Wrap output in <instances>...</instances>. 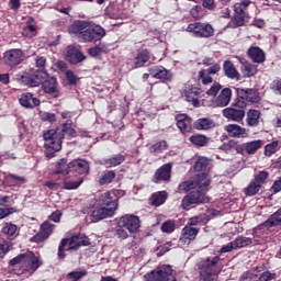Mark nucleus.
Segmentation results:
<instances>
[{
  "mask_svg": "<svg viewBox=\"0 0 281 281\" xmlns=\"http://www.w3.org/2000/svg\"><path fill=\"white\" fill-rule=\"evenodd\" d=\"M212 162L206 157H199L194 164L195 172H199L190 181L180 184V189L190 192L182 199L183 210H190V205L196 203H210V198L205 196L207 187L211 183L210 168Z\"/></svg>",
  "mask_w": 281,
  "mask_h": 281,
  "instance_id": "obj_1",
  "label": "nucleus"
},
{
  "mask_svg": "<svg viewBox=\"0 0 281 281\" xmlns=\"http://www.w3.org/2000/svg\"><path fill=\"white\" fill-rule=\"evenodd\" d=\"M45 144L44 148L46 149V157L52 159L55 153L63 149V139L65 137H76V130L71 125L65 123L58 126L56 130H48L43 134Z\"/></svg>",
  "mask_w": 281,
  "mask_h": 281,
  "instance_id": "obj_2",
  "label": "nucleus"
},
{
  "mask_svg": "<svg viewBox=\"0 0 281 281\" xmlns=\"http://www.w3.org/2000/svg\"><path fill=\"white\" fill-rule=\"evenodd\" d=\"M113 195V192L108 191L95 198V204L98 206L91 213V221L93 223H100V221H104V218H113V216H115L120 204L117 203V199Z\"/></svg>",
  "mask_w": 281,
  "mask_h": 281,
  "instance_id": "obj_3",
  "label": "nucleus"
},
{
  "mask_svg": "<svg viewBox=\"0 0 281 281\" xmlns=\"http://www.w3.org/2000/svg\"><path fill=\"white\" fill-rule=\"evenodd\" d=\"M69 32L76 34L83 43H98L106 36V31L102 26L80 20L69 26Z\"/></svg>",
  "mask_w": 281,
  "mask_h": 281,
  "instance_id": "obj_4",
  "label": "nucleus"
},
{
  "mask_svg": "<svg viewBox=\"0 0 281 281\" xmlns=\"http://www.w3.org/2000/svg\"><path fill=\"white\" fill-rule=\"evenodd\" d=\"M67 245L68 248L66 249V251H78L80 247H89V245H91V241H89V237H86L82 233L75 234L70 238L61 239L57 254L60 260L65 259V247H67Z\"/></svg>",
  "mask_w": 281,
  "mask_h": 281,
  "instance_id": "obj_5",
  "label": "nucleus"
},
{
  "mask_svg": "<svg viewBox=\"0 0 281 281\" xmlns=\"http://www.w3.org/2000/svg\"><path fill=\"white\" fill-rule=\"evenodd\" d=\"M9 265H11V267L20 265L23 271H31L32 273H34V271H36L38 267L43 266V260H41V257L34 255V252L26 251L11 259L9 261Z\"/></svg>",
  "mask_w": 281,
  "mask_h": 281,
  "instance_id": "obj_6",
  "label": "nucleus"
},
{
  "mask_svg": "<svg viewBox=\"0 0 281 281\" xmlns=\"http://www.w3.org/2000/svg\"><path fill=\"white\" fill-rule=\"evenodd\" d=\"M265 146V140L258 139V140H251L248 143H243L241 145H238V142L231 139L226 144L223 145V150H236L239 155H256L258 150H260V147Z\"/></svg>",
  "mask_w": 281,
  "mask_h": 281,
  "instance_id": "obj_7",
  "label": "nucleus"
},
{
  "mask_svg": "<svg viewBox=\"0 0 281 281\" xmlns=\"http://www.w3.org/2000/svg\"><path fill=\"white\" fill-rule=\"evenodd\" d=\"M221 262V257H207L206 259L201 260L198 263V269L200 271V280L199 281H213L214 276L218 273L216 269V265Z\"/></svg>",
  "mask_w": 281,
  "mask_h": 281,
  "instance_id": "obj_8",
  "label": "nucleus"
},
{
  "mask_svg": "<svg viewBox=\"0 0 281 281\" xmlns=\"http://www.w3.org/2000/svg\"><path fill=\"white\" fill-rule=\"evenodd\" d=\"M247 109V101L243 99H235L231 106L222 111L223 117L228 122L240 123L245 120V110Z\"/></svg>",
  "mask_w": 281,
  "mask_h": 281,
  "instance_id": "obj_9",
  "label": "nucleus"
},
{
  "mask_svg": "<svg viewBox=\"0 0 281 281\" xmlns=\"http://www.w3.org/2000/svg\"><path fill=\"white\" fill-rule=\"evenodd\" d=\"M145 281H177L171 266L162 265L144 276Z\"/></svg>",
  "mask_w": 281,
  "mask_h": 281,
  "instance_id": "obj_10",
  "label": "nucleus"
},
{
  "mask_svg": "<svg viewBox=\"0 0 281 281\" xmlns=\"http://www.w3.org/2000/svg\"><path fill=\"white\" fill-rule=\"evenodd\" d=\"M187 32L193 34L196 38H210V36H214V27L201 22L189 24Z\"/></svg>",
  "mask_w": 281,
  "mask_h": 281,
  "instance_id": "obj_11",
  "label": "nucleus"
},
{
  "mask_svg": "<svg viewBox=\"0 0 281 281\" xmlns=\"http://www.w3.org/2000/svg\"><path fill=\"white\" fill-rule=\"evenodd\" d=\"M49 76L47 72L43 70H37L33 75H21L18 76V80H20L23 85H26V87H38V85H43L47 80Z\"/></svg>",
  "mask_w": 281,
  "mask_h": 281,
  "instance_id": "obj_12",
  "label": "nucleus"
},
{
  "mask_svg": "<svg viewBox=\"0 0 281 281\" xmlns=\"http://www.w3.org/2000/svg\"><path fill=\"white\" fill-rule=\"evenodd\" d=\"M117 222H119V225H121V227H125V229H127L130 234L137 233L139 227H142L139 217L133 214L123 215L117 220Z\"/></svg>",
  "mask_w": 281,
  "mask_h": 281,
  "instance_id": "obj_13",
  "label": "nucleus"
},
{
  "mask_svg": "<svg viewBox=\"0 0 281 281\" xmlns=\"http://www.w3.org/2000/svg\"><path fill=\"white\" fill-rule=\"evenodd\" d=\"M251 3V1L249 0H240V2H237L234 5V19H233V23H234V27H241V25H245V10H247V8H249V4Z\"/></svg>",
  "mask_w": 281,
  "mask_h": 281,
  "instance_id": "obj_14",
  "label": "nucleus"
},
{
  "mask_svg": "<svg viewBox=\"0 0 281 281\" xmlns=\"http://www.w3.org/2000/svg\"><path fill=\"white\" fill-rule=\"evenodd\" d=\"M224 131H226L227 135L234 139H247V137H249V130L236 123L225 125Z\"/></svg>",
  "mask_w": 281,
  "mask_h": 281,
  "instance_id": "obj_15",
  "label": "nucleus"
},
{
  "mask_svg": "<svg viewBox=\"0 0 281 281\" xmlns=\"http://www.w3.org/2000/svg\"><path fill=\"white\" fill-rule=\"evenodd\" d=\"M23 58V50L19 48L9 49L3 53L2 60L5 65L10 67H14V65H19Z\"/></svg>",
  "mask_w": 281,
  "mask_h": 281,
  "instance_id": "obj_16",
  "label": "nucleus"
},
{
  "mask_svg": "<svg viewBox=\"0 0 281 281\" xmlns=\"http://www.w3.org/2000/svg\"><path fill=\"white\" fill-rule=\"evenodd\" d=\"M42 87L44 92L48 93V95H52V98L60 97V90H58V81L55 77L46 78V80L42 83Z\"/></svg>",
  "mask_w": 281,
  "mask_h": 281,
  "instance_id": "obj_17",
  "label": "nucleus"
},
{
  "mask_svg": "<svg viewBox=\"0 0 281 281\" xmlns=\"http://www.w3.org/2000/svg\"><path fill=\"white\" fill-rule=\"evenodd\" d=\"M170 172H172V164L168 162L162 165L154 175V183H159L160 181H170Z\"/></svg>",
  "mask_w": 281,
  "mask_h": 281,
  "instance_id": "obj_18",
  "label": "nucleus"
},
{
  "mask_svg": "<svg viewBox=\"0 0 281 281\" xmlns=\"http://www.w3.org/2000/svg\"><path fill=\"white\" fill-rule=\"evenodd\" d=\"M237 99L243 100V102H260V97L258 95V91L254 90V89H241L238 88L237 89Z\"/></svg>",
  "mask_w": 281,
  "mask_h": 281,
  "instance_id": "obj_19",
  "label": "nucleus"
},
{
  "mask_svg": "<svg viewBox=\"0 0 281 281\" xmlns=\"http://www.w3.org/2000/svg\"><path fill=\"white\" fill-rule=\"evenodd\" d=\"M70 172H76L77 175H88L89 173V162L85 159H75L69 162Z\"/></svg>",
  "mask_w": 281,
  "mask_h": 281,
  "instance_id": "obj_20",
  "label": "nucleus"
},
{
  "mask_svg": "<svg viewBox=\"0 0 281 281\" xmlns=\"http://www.w3.org/2000/svg\"><path fill=\"white\" fill-rule=\"evenodd\" d=\"M198 235L199 228L187 225L182 228V233L179 240L183 245H190V243H192V240H194Z\"/></svg>",
  "mask_w": 281,
  "mask_h": 281,
  "instance_id": "obj_21",
  "label": "nucleus"
},
{
  "mask_svg": "<svg viewBox=\"0 0 281 281\" xmlns=\"http://www.w3.org/2000/svg\"><path fill=\"white\" fill-rule=\"evenodd\" d=\"M232 102V89L224 88L213 100L214 106H227Z\"/></svg>",
  "mask_w": 281,
  "mask_h": 281,
  "instance_id": "obj_22",
  "label": "nucleus"
},
{
  "mask_svg": "<svg viewBox=\"0 0 281 281\" xmlns=\"http://www.w3.org/2000/svg\"><path fill=\"white\" fill-rule=\"evenodd\" d=\"M248 57L252 60V63H257L258 65L265 63L267 60V56L265 55V50L258 46H251L247 50Z\"/></svg>",
  "mask_w": 281,
  "mask_h": 281,
  "instance_id": "obj_23",
  "label": "nucleus"
},
{
  "mask_svg": "<svg viewBox=\"0 0 281 281\" xmlns=\"http://www.w3.org/2000/svg\"><path fill=\"white\" fill-rule=\"evenodd\" d=\"M21 106L24 109H34V106H38L41 104V100L38 98H34V94L26 92L21 95L19 99Z\"/></svg>",
  "mask_w": 281,
  "mask_h": 281,
  "instance_id": "obj_24",
  "label": "nucleus"
},
{
  "mask_svg": "<svg viewBox=\"0 0 281 281\" xmlns=\"http://www.w3.org/2000/svg\"><path fill=\"white\" fill-rule=\"evenodd\" d=\"M66 60H68V63H70L71 65L82 63V60H85V54L76 49V47L74 46H68L66 52Z\"/></svg>",
  "mask_w": 281,
  "mask_h": 281,
  "instance_id": "obj_25",
  "label": "nucleus"
},
{
  "mask_svg": "<svg viewBox=\"0 0 281 281\" xmlns=\"http://www.w3.org/2000/svg\"><path fill=\"white\" fill-rule=\"evenodd\" d=\"M149 74L157 80H170V78H172V74H170L168 69L164 68V66L149 68Z\"/></svg>",
  "mask_w": 281,
  "mask_h": 281,
  "instance_id": "obj_26",
  "label": "nucleus"
},
{
  "mask_svg": "<svg viewBox=\"0 0 281 281\" xmlns=\"http://www.w3.org/2000/svg\"><path fill=\"white\" fill-rule=\"evenodd\" d=\"M177 126L182 133H190L192 131V119L186 114H179L176 116Z\"/></svg>",
  "mask_w": 281,
  "mask_h": 281,
  "instance_id": "obj_27",
  "label": "nucleus"
},
{
  "mask_svg": "<svg viewBox=\"0 0 281 281\" xmlns=\"http://www.w3.org/2000/svg\"><path fill=\"white\" fill-rule=\"evenodd\" d=\"M224 74L231 80H240V72L234 66V63L226 60L223 65Z\"/></svg>",
  "mask_w": 281,
  "mask_h": 281,
  "instance_id": "obj_28",
  "label": "nucleus"
},
{
  "mask_svg": "<svg viewBox=\"0 0 281 281\" xmlns=\"http://www.w3.org/2000/svg\"><path fill=\"white\" fill-rule=\"evenodd\" d=\"M193 126L196 131H210V128H214L216 126V123L212 119L203 117L196 120Z\"/></svg>",
  "mask_w": 281,
  "mask_h": 281,
  "instance_id": "obj_29",
  "label": "nucleus"
},
{
  "mask_svg": "<svg viewBox=\"0 0 281 281\" xmlns=\"http://www.w3.org/2000/svg\"><path fill=\"white\" fill-rule=\"evenodd\" d=\"M56 226L49 222H44L41 225V231L38 233L37 236H35V238H40V240H47L48 236H52V234H54V228Z\"/></svg>",
  "mask_w": 281,
  "mask_h": 281,
  "instance_id": "obj_30",
  "label": "nucleus"
},
{
  "mask_svg": "<svg viewBox=\"0 0 281 281\" xmlns=\"http://www.w3.org/2000/svg\"><path fill=\"white\" fill-rule=\"evenodd\" d=\"M124 161H126V157L122 154H117L111 158L104 159L102 165L105 166V168H115V166H120L124 164Z\"/></svg>",
  "mask_w": 281,
  "mask_h": 281,
  "instance_id": "obj_31",
  "label": "nucleus"
},
{
  "mask_svg": "<svg viewBox=\"0 0 281 281\" xmlns=\"http://www.w3.org/2000/svg\"><path fill=\"white\" fill-rule=\"evenodd\" d=\"M246 124L250 127H256L260 124V111L248 110L246 114Z\"/></svg>",
  "mask_w": 281,
  "mask_h": 281,
  "instance_id": "obj_32",
  "label": "nucleus"
},
{
  "mask_svg": "<svg viewBox=\"0 0 281 281\" xmlns=\"http://www.w3.org/2000/svg\"><path fill=\"white\" fill-rule=\"evenodd\" d=\"M150 60V52L148 50H140L137 53V55L134 57V67L136 69H139V67H144L145 63H148Z\"/></svg>",
  "mask_w": 281,
  "mask_h": 281,
  "instance_id": "obj_33",
  "label": "nucleus"
},
{
  "mask_svg": "<svg viewBox=\"0 0 281 281\" xmlns=\"http://www.w3.org/2000/svg\"><path fill=\"white\" fill-rule=\"evenodd\" d=\"M199 95H201V90L199 88H193L188 90L186 93L187 102H191L193 106H200Z\"/></svg>",
  "mask_w": 281,
  "mask_h": 281,
  "instance_id": "obj_34",
  "label": "nucleus"
},
{
  "mask_svg": "<svg viewBox=\"0 0 281 281\" xmlns=\"http://www.w3.org/2000/svg\"><path fill=\"white\" fill-rule=\"evenodd\" d=\"M241 74L244 75V78H251V76L258 74V67L251 63H244L241 65Z\"/></svg>",
  "mask_w": 281,
  "mask_h": 281,
  "instance_id": "obj_35",
  "label": "nucleus"
},
{
  "mask_svg": "<svg viewBox=\"0 0 281 281\" xmlns=\"http://www.w3.org/2000/svg\"><path fill=\"white\" fill-rule=\"evenodd\" d=\"M166 199H168V193H166V191H161L154 193L150 198V202L155 207H159V205H164L166 203Z\"/></svg>",
  "mask_w": 281,
  "mask_h": 281,
  "instance_id": "obj_36",
  "label": "nucleus"
},
{
  "mask_svg": "<svg viewBox=\"0 0 281 281\" xmlns=\"http://www.w3.org/2000/svg\"><path fill=\"white\" fill-rule=\"evenodd\" d=\"M277 225H281V209L272 214L270 218L263 223V227H267L268 229L276 227Z\"/></svg>",
  "mask_w": 281,
  "mask_h": 281,
  "instance_id": "obj_37",
  "label": "nucleus"
},
{
  "mask_svg": "<svg viewBox=\"0 0 281 281\" xmlns=\"http://www.w3.org/2000/svg\"><path fill=\"white\" fill-rule=\"evenodd\" d=\"M82 186V178H78L77 180L74 178H66L64 180L65 190H78Z\"/></svg>",
  "mask_w": 281,
  "mask_h": 281,
  "instance_id": "obj_38",
  "label": "nucleus"
},
{
  "mask_svg": "<svg viewBox=\"0 0 281 281\" xmlns=\"http://www.w3.org/2000/svg\"><path fill=\"white\" fill-rule=\"evenodd\" d=\"M235 245V249H243V247H249L252 245L254 239L250 237L238 236L235 240H233Z\"/></svg>",
  "mask_w": 281,
  "mask_h": 281,
  "instance_id": "obj_39",
  "label": "nucleus"
},
{
  "mask_svg": "<svg viewBox=\"0 0 281 281\" xmlns=\"http://www.w3.org/2000/svg\"><path fill=\"white\" fill-rule=\"evenodd\" d=\"M113 179H115V171L106 170L102 172L99 183L100 186H106L108 183H113Z\"/></svg>",
  "mask_w": 281,
  "mask_h": 281,
  "instance_id": "obj_40",
  "label": "nucleus"
},
{
  "mask_svg": "<svg viewBox=\"0 0 281 281\" xmlns=\"http://www.w3.org/2000/svg\"><path fill=\"white\" fill-rule=\"evenodd\" d=\"M262 187L258 184L255 180L249 183L247 188L244 189L246 196H256L260 192Z\"/></svg>",
  "mask_w": 281,
  "mask_h": 281,
  "instance_id": "obj_41",
  "label": "nucleus"
},
{
  "mask_svg": "<svg viewBox=\"0 0 281 281\" xmlns=\"http://www.w3.org/2000/svg\"><path fill=\"white\" fill-rule=\"evenodd\" d=\"M71 170L69 169V164H67V159L61 158L57 164H56V173L57 175H69Z\"/></svg>",
  "mask_w": 281,
  "mask_h": 281,
  "instance_id": "obj_42",
  "label": "nucleus"
},
{
  "mask_svg": "<svg viewBox=\"0 0 281 281\" xmlns=\"http://www.w3.org/2000/svg\"><path fill=\"white\" fill-rule=\"evenodd\" d=\"M190 142H192L194 146H207L210 138H207L205 135L196 134L190 137Z\"/></svg>",
  "mask_w": 281,
  "mask_h": 281,
  "instance_id": "obj_43",
  "label": "nucleus"
},
{
  "mask_svg": "<svg viewBox=\"0 0 281 281\" xmlns=\"http://www.w3.org/2000/svg\"><path fill=\"white\" fill-rule=\"evenodd\" d=\"M280 148V142L273 140L272 143L265 146V155L266 157H271V155H276L278 149Z\"/></svg>",
  "mask_w": 281,
  "mask_h": 281,
  "instance_id": "obj_44",
  "label": "nucleus"
},
{
  "mask_svg": "<svg viewBox=\"0 0 281 281\" xmlns=\"http://www.w3.org/2000/svg\"><path fill=\"white\" fill-rule=\"evenodd\" d=\"M176 228H177V224L172 220H168L164 222L161 225V232L164 234H172V232H175Z\"/></svg>",
  "mask_w": 281,
  "mask_h": 281,
  "instance_id": "obj_45",
  "label": "nucleus"
},
{
  "mask_svg": "<svg viewBox=\"0 0 281 281\" xmlns=\"http://www.w3.org/2000/svg\"><path fill=\"white\" fill-rule=\"evenodd\" d=\"M168 148L166 140H160L149 147V153H164Z\"/></svg>",
  "mask_w": 281,
  "mask_h": 281,
  "instance_id": "obj_46",
  "label": "nucleus"
},
{
  "mask_svg": "<svg viewBox=\"0 0 281 281\" xmlns=\"http://www.w3.org/2000/svg\"><path fill=\"white\" fill-rule=\"evenodd\" d=\"M268 178H269V172L259 171L257 175H255L254 181L257 182V184L262 188V186H265V181H267Z\"/></svg>",
  "mask_w": 281,
  "mask_h": 281,
  "instance_id": "obj_47",
  "label": "nucleus"
},
{
  "mask_svg": "<svg viewBox=\"0 0 281 281\" xmlns=\"http://www.w3.org/2000/svg\"><path fill=\"white\" fill-rule=\"evenodd\" d=\"M125 226H121L120 222L117 221L116 229H115V235L117 238L121 240H126L128 238V232L125 229Z\"/></svg>",
  "mask_w": 281,
  "mask_h": 281,
  "instance_id": "obj_48",
  "label": "nucleus"
},
{
  "mask_svg": "<svg viewBox=\"0 0 281 281\" xmlns=\"http://www.w3.org/2000/svg\"><path fill=\"white\" fill-rule=\"evenodd\" d=\"M16 225L12 223H5L2 228V233L5 234V236H14L16 234Z\"/></svg>",
  "mask_w": 281,
  "mask_h": 281,
  "instance_id": "obj_49",
  "label": "nucleus"
},
{
  "mask_svg": "<svg viewBox=\"0 0 281 281\" xmlns=\"http://www.w3.org/2000/svg\"><path fill=\"white\" fill-rule=\"evenodd\" d=\"M198 76H199V80H201L202 85H204V86L212 85V82H213L212 76L206 74L204 70H200Z\"/></svg>",
  "mask_w": 281,
  "mask_h": 281,
  "instance_id": "obj_50",
  "label": "nucleus"
},
{
  "mask_svg": "<svg viewBox=\"0 0 281 281\" xmlns=\"http://www.w3.org/2000/svg\"><path fill=\"white\" fill-rule=\"evenodd\" d=\"M106 52V47L104 45H98L89 49L88 54L92 57L100 56V54H104Z\"/></svg>",
  "mask_w": 281,
  "mask_h": 281,
  "instance_id": "obj_51",
  "label": "nucleus"
},
{
  "mask_svg": "<svg viewBox=\"0 0 281 281\" xmlns=\"http://www.w3.org/2000/svg\"><path fill=\"white\" fill-rule=\"evenodd\" d=\"M234 249H236V246H235L234 241H231V243L222 246L221 249L218 250V254H229V252L234 251Z\"/></svg>",
  "mask_w": 281,
  "mask_h": 281,
  "instance_id": "obj_52",
  "label": "nucleus"
},
{
  "mask_svg": "<svg viewBox=\"0 0 281 281\" xmlns=\"http://www.w3.org/2000/svg\"><path fill=\"white\" fill-rule=\"evenodd\" d=\"M87 276V271H74L68 273V278H71L74 281H78L81 278H85Z\"/></svg>",
  "mask_w": 281,
  "mask_h": 281,
  "instance_id": "obj_53",
  "label": "nucleus"
},
{
  "mask_svg": "<svg viewBox=\"0 0 281 281\" xmlns=\"http://www.w3.org/2000/svg\"><path fill=\"white\" fill-rule=\"evenodd\" d=\"M222 89L221 83L214 82L212 87L206 91L207 95L216 97V93H218V90Z\"/></svg>",
  "mask_w": 281,
  "mask_h": 281,
  "instance_id": "obj_54",
  "label": "nucleus"
},
{
  "mask_svg": "<svg viewBox=\"0 0 281 281\" xmlns=\"http://www.w3.org/2000/svg\"><path fill=\"white\" fill-rule=\"evenodd\" d=\"M205 221V216H193L189 220V227H194V225H199V223H203Z\"/></svg>",
  "mask_w": 281,
  "mask_h": 281,
  "instance_id": "obj_55",
  "label": "nucleus"
},
{
  "mask_svg": "<svg viewBox=\"0 0 281 281\" xmlns=\"http://www.w3.org/2000/svg\"><path fill=\"white\" fill-rule=\"evenodd\" d=\"M66 78L69 85H76L78 82V76H76V74H74L71 70L66 71Z\"/></svg>",
  "mask_w": 281,
  "mask_h": 281,
  "instance_id": "obj_56",
  "label": "nucleus"
},
{
  "mask_svg": "<svg viewBox=\"0 0 281 281\" xmlns=\"http://www.w3.org/2000/svg\"><path fill=\"white\" fill-rule=\"evenodd\" d=\"M276 278H277L276 273L266 271L259 277V281H271V280H276Z\"/></svg>",
  "mask_w": 281,
  "mask_h": 281,
  "instance_id": "obj_57",
  "label": "nucleus"
},
{
  "mask_svg": "<svg viewBox=\"0 0 281 281\" xmlns=\"http://www.w3.org/2000/svg\"><path fill=\"white\" fill-rule=\"evenodd\" d=\"M41 117L44 122H56V114L44 112L41 114Z\"/></svg>",
  "mask_w": 281,
  "mask_h": 281,
  "instance_id": "obj_58",
  "label": "nucleus"
},
{
  "mask_svg": "<svg viewBox=\"0 0 281 281\" xmlns=\"http://www.w3.org/2000/svg\"><path fill=\"white\" fill-rule=\"evenodd\" d=\"M202 71H205L209 74V76L216 75L218 71H221V65L215 64L207 69H202Z\"/></svg>",
  "mask_w": 281,
  "mask_h": 281,
  "instance_id": "obj_59",
  "label": "nucleus"
},
{
  "mask_svg": "<svg viewBox=\"0 0 281 281\" xmlns=\"http://www.w3.org/2000/svg\"><path fill=\"white\" fill-rule=\"evenodd\" d=\"M16 212V209L10 207V209H0V221L2 218H5V216H10V214H14Z\"/></svg>",
  "mask_w": 281,
  "mask_h": 281,
  "instance_id": "obj_60",
  "label": "nucleus"
},
{
  "mask_svg": "<svg viewBox=\"0 0 281 281\" xmlns=\"http://www.w3.org/2000/svg\"><path fill=\"white\" fill-rule=\"evenodd\" d=\"M46 64H47V59L44 56H37L35 58V65L40 69H43V67H45Z\"/></svg>",
  "mask_w": 281,
  "mask_h": 281,
  "instance_id": "obj_61",
  "label": "nucleus"
},
{
  "mask_svg": "<svg viewBox=\"0 0 281 281\" xmlns=\"http://www.w3.org/2000/svg\"><path fill=\"white\" fill-rule=\"evenodd\" d=\"M10 244L3 239H0V256H2V254H8Z\"/></svg>",
  "mask_w": 281,
  "mask_h": 281,
  "instance_id": "obj_62",
  "label": "nucleus"
},
{
  "mask_svg": "<svg viewBox=\"0 0 281 281\" xmlns=\"http://www.w3.org/2000/svg\"><path fill=\"white\" fill-rule=\"evenodd\" d=\"M61 216H63V212L57 210V211L52 213L50 221H53L54 223H60V217Z\"/></svg>",
  "mask_w": 281,
  "mask_h": 281,
  "instance_id": "obj_63",
  "label": "nucleus"
},
{
  "mask_svg": "<svg viewBox=\"0 0 281 281\" xmlns=\"http://www.w3.org/2000/svg\"><path fill=\"white\" fill-rule=\"evenodd\" d=\"M201 7H194L191 9L190 14L193 19H199L201 16Z\"/></svg>",
  "mask_w": 281,
  "mask_h": 281,
  "instance_id": "obj_64",
  "label": "nucleus"
}]
</instances>
